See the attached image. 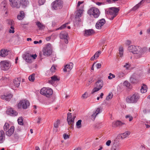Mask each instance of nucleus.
<instances>
[{"instance_id": "f257e3e1", "label": "nucleus", "mask_w": 150, "mask_h": 150, "mask_svg": "<svg viewBox=\"0 0 150 150\" xmlns=\"http://www.w3.org/2000/svg\"><path fill=\"white\" fill-rule=\"evenodd\" d=\"M119 11V8L116 7H111L105 10V13L111 16L110 20H112L118 14Z\"/></svg>"}, {"instance_id": "052dcab7", "label": "nucleus", "mask_w": 150, "mask_h": 150, "mask_svg": "<svg viewBox=\"0 0 150 150\" xmlns=\"http://www.w3.org/2000/svg\"><path fill=\"white\" fill-rule=\"evenodd\" d=\"M123 84L125 86H126L127 87H128L129 85V83L127 81H125L123 83Z\"/></svg>"}, {"instance_id": "0eeeda50", "label": "nucleus", "mask_w": 150, "mask_h": 150, "mask_svg": "<svg viewBox=\"0 0 150 150\" xmlns=\"http://www.w3.org/2000/svg\"><path fill=\"white\" fill-rule=\"evenodd\" d=\"M63 2L61 0H57L52 2V7L55 10L61 9L63 7Z\"/></svg>"}, {"instance_id": "49530a36", "label": "nucleus", "mask_w": 150, "mask_h": 150, "mask_svg": "<svg viewBox=\"0 0 150 150\" xmlns=\"http://www.w3.org/2000/svg\"><path fill=\"white\" fill-rule=\"evenodd\" d=\"M101 52L100 51H98L95 53L94 55V57H95L96 59L98 57L99 55L101 54Z\"/></svg>"}, {"instance_id": "37998d69", "label": "nucleus", "mask_w": 150, "mask_h": 150, "mask_svg": "<svg viewBox=\"0 0 150 150\" xmlns=\"http://www.w3.org/2000/svg\"><path fill=\"white\" fill-rule=\"evenodd\" d=\"M69 23H67L63 25H62L61 27L58 28L56 29V30H62L64 28H65L66 27L67 25Z\"/></svg>"}, {"instance_id": "7c9ffc66", "label": "nucleus", "mask_w": 150, "mask_h": 150, "mask_svg": "<svg viewBox=\"0 0 150 150\" xmlns=\"http://www.w3.org/2000/svg\"><path fill=\"white\" fill-rule=\"evenodd\" d=\"M7 5L6 2L5 1H4L2 2L1 4V8L4 11H5L6 9V6Z\"/></svg>"}, {"instance_id": "72a5a7b5", "label": "nucleus", "mask_w": 150, "mask_h": 150, "mask_svg": "<svg viewBox=\"0 0 150 150\" xmlns=\"http://www.w3.org/2000/svg\"><path fill=\"white\" fill-rule=\"evenodd\" d=\"M147 91V88L146 85L144 84H143L141 88V91L142 93H145Z\"/></svg>"}, {"instance_id": "a211bd4d", "label": "nucleus", "mask_w": 150, "mask_h": 150, "mask_svg": "<svg viewBox=\"0 0 150 150\" xmlns=\"http://www.w3.org/2000/svg\"><path fill=\"white\" fill-rule=\"evenodd\" d=\"M23 58L25 61L28 63L31 62V54L29 53L23 55Z\"/></svg>"}, {"instance_id": "de8ad7c7", "label": "nucleus", "mask_w": 150, "mask_h": 150, "mask_svg": "<svg viewBox=\"0 0 150 150\" xmlns=\"http://www.w3.org/2000/svg\"><path fill=\"white\" fill-rule=\"evenodd\" d=\"M67 121L68 122V124L69 125H72L74 122V120H73V119L72 118L71 119H67Z\"/></svg>"}, {"instance_id": "473e14b6", "label": "nucleus", "mask_w": 150, "mask_h": 150, "mask_svg": "<svg viewBox=\"0 0 150 150\" xmlns=\"http://www.w3.org/2000/svg\"><path fill=\"white\" fill-rule=\"evenodd\" d=\"M36 25H37L39 30H42L45 27V25L39 21L37 22L36 23Z\"/></svg>"}, {"instance_id": "a19ab883", "label": "nucleus", "mask_w": 150, "mask_h": 150, "mask_svg": "<svg viewBox=\"0 0 150 150\" xmlns=\"http://www.w3.org/2000/svg\"><path fill=\"white\" fill-rule=\"evenodd\" d=\"M140 52H141V53H142V54L148 50L147 48L146 47H144L143 48H141L140 47Z\"/></svg>"}, {"instance_id": "a878e982", "label": "nucleus", "mask_w": 150, "mask_h": 150, "mask_svg": "<svg viewBox=\"0 0 150 150\" xmlns=\"http://www.w3.org/2000/svg\"><path fill=\"white\" fill-rule=\"evenodd\" d=\"M25 16V14L23 11H20L18 15L17 18L19 20H21L24 18Z\"/></svg>"}, {"instance_id": "9b49d317", "label": "nucleus", "mask_w": 150, "mask_h": 150, "mask_svg": "<svg viewBox=\"0 0 150 150\" xmlns=\"http://www.w3.org/2000/svg\"><path fill=\"white\" fill-rule=\"evenodd\" d=\"M140 76L136 74H134L130 78V81L132 83H136L139 81Z\"/></svg>"}, {"instance_id": "ea45409f", "label": "nucleus", "mask_w": 150, "mask_h": 150, "mask_svg": "<svg viewBox=\"0 0 150 150\" xmlns=\"http://www.w3.org/2000/svg\"><path fill=\"white\" fill-rule=\"evenodd\" d=\"M35 74H33L30 75L28 77V79L30 81L33 82L35 80Z\"/></svg>"}, {"instance_id": "bf43d9fd", "label": "nucleus", "mask_w": 150, "mask_h": 150, "mask_svg": "<svg viewBox=\"0 0 150 150\" xmlns=\"http://www.w3.org/2000/svg\"><path fill=\"white\" fill-rule=\"evenodd\" d=\"M55 69L56 68L54 66H52L50 69V70L51 72H53L55 71Z\"/></svg>"}, {"instance_id": "2f4dec72", "label": "nucleus", "mask_w": 150, "mask_h": 150, "mask_svg": "<svg viewBox=\"0 0 150 150\" xmlns=\"http://www.w3.org/2000/svg\"><path fill=\"white\" fill-rule=\"evenodd\" d=\"M21 3L23 7H25L29 4V2L28 0H21Z\"/></svg>"}, {"instance_id": "e2e57ef3", "label": "nucleus", "mask_w": 150, "mask_h": 150, "mask_svg": "<svg viewBox=\"0 0 150 150\" xmlns=\"http://www.w3.org/2000/svg\"><path fill=\"white\" fill-rule=\"evenodd\" d=\"M111 143V141L110 140H108L106 142V144L107 146H110Z\"/></svg>"}, {"instance_id": "603ef678", "label": "nucleus", "mask_w": 150, "mask_h": 150, "mask_svg": "<svg viewBox=\"0 0 150 150\" xmlns=\"http://www.w3.org/2000/svg\"><path fill=\"white\" fill-rule=\"evenodd\" d=\"M113 96V95L112 93H109L108 96L107 97L106 99L107 100H109L112 98Z\"/></svg>"}, {"instance_id": "aec40b11", "label": "nucleus", "mask_w": 150, "mask_h": 150, "mask_svg": "<svg viewBox=\"0 0 150 150\" xmlns=\"http://www.w3.org/2000/svg\"><path fill=\"white\" fill-rule=\"evenodd\" d=\"M59 79L58 78L57 76H54L51 77V79L49 80V83L53 85L54 84V83L59 81Z\"/></svg>"}, {"instance_id": "9d476101", "label": "nucleus", "mask_w": 150, "mask_h": 150, "mask_svg": "<svg viewBox=\"0 0 150 150\" xmlns=\"http://www.w3.org/2000/svg\"><path fill=\"white\" fill-rule=\"evenodd\" d=\"M10 4L13 8H18L20 6V4L18 0H9Z\"/></svg>"}, {"instance_id": "c85d7f7f", "label": "nucleus", "mask_w": 150, "mask_h": 150, "mask_svg": "<svg viewBox=\"0 0 150 150\" xmlns=\"http://www.w3.org/2000/svg\"><path fill=\"white\" fill-rule=\"evenodd\" d=\"M21 82L20 79L18 78L15 79L13 81V86L15 87H18Z\"/></svg>"}, {"instance_id": "6e6d98bb", "label": "nucleus", "mask_w": 150, "mask_h": 150, "mask_svg": "<svg viewBox=\"0 0 150 150\" xmlns=\"http://www.w3.org/2000/svg\"><path fill=\"white\" fill-rule=\"evenodd\" d=\"M77 19V21H78V22L76 21H75L74 22V25H78L79 24V23L81 22V19L79 18H78L77 19Z\"/></svg>"}, {"instance_id": "5fc2aeb1", "label": "nucleus", "mask_w": 150, "mask_h": 150, "mask_svg": "<svg viewBox=\"0 0 150 150\" xmlns=\"http://www.w3.org/2000/svg\"><path fill=\"white\" fill-rule=\"evenodd\" d=\"M102 111V108H98L96 109V110L95 111V112L97 114H98L99 113L101 112Z\"/></svg>"}, {"instance_id": "ddd939ff", "label": "nucleus", "mask_w": 150, "mask_h": 150, "mask_svg": "<svg viewBox=\"0 0 150 150\" xmlns=\"http://www.w3.org/2000/svg\"><path fill=\"white\" fill-rule=\"evenodd\" d=\"M105 23V21L104 19H102L99 20L96 25V27L97 29H100Z\"/></svg>"}, {"instance_id": "3c124183", "label": "nucleus", "mask_w": 150, "mask_h": 150, "mask_svg": "<svg viewBox=\"0 0 150 150\" xmlns=\"http://www.w3.org/2000/svg\"><path fill=\"white\" fill-rule=\"evenodd\" d=\"M109 75V76L108 77V78L109 79H111L112 78H114L115 77V75L111 73H110Z\"/></svg>"}, {"instance_id": "b1692460", "label": "nucleus", "mask_w": 150, "mask_h": 150, "mask_svg": "<svg viewBox=\"0 0 150 150\" xmlns=\"http://www.w3.org/2000/svg\"><path fill=\"white\" fill-rule=\"evenodd\" d=\"M8 54V51L7 50L2 49L0 51V56L3 57L7 56Z\"/></svg>"}, {"instance_id": "7ed1b4c3", "label": "nucleus", "mask_w": 150, "mask_h": 150, "mask_svg": "<svg viewBox=\"0 0 150 150\" xmlns=\"http://www.w3.org/2000/svg\"><path fill=\"white\" fill-rule=\"evenodd\" d=\"M103 82L102 80H98L94 86V88L91 92V94H93L96 92L100 90L103 87Z\"/></svg>"}, {"instance_id": "69168bd1", "label": "nucleus", "mask_w": 150, "mask_h": 150, "mask_svg": "<svg viewBox=\"0 0 150 150\" xmlns=\"http://www.w3.org/2000/svg\"><path fill=\"white\" fill-rule=\"evenodd\" d=\"M96 66L97 69H99L101 67V64L100 63H98L96 64Z\"/></svg>"}, {"instance_id": "423d86ee", "label": "nucleus", "mask_w": 150, "mask_h": 150, "mask_svg": "<svg viewBox=\"0 0 150 150\" xmlns=\"http://www.w3.org/2000/svg\"><path fill=\"white\" fill-rule=\"evenodd\" d=\"M139 98V96L137 93H134L131 96L126 98V101L128 103H136Z\"/></svg>"}, {"instance_id": "338daca9", "label": "nucleus", "mask_w": 150, "mask_h": 150, "mask_svg": "<svg viewBox=\"0 0 150 150\" xmlns=\"http://www.w3.org/2000/svg\"><path fill=\"white\" fill-rule=\"evenodd\" d=\"M124 67H126V69H128L129 68V66L128 63H126V64L124 65Z\"/></svg>"}, {"instance_id": "8fccbe9b", "label": "nucleus", "mask_w": 150, "mask_h": 150, "mask_svg": "<svg viewBox=\"0 0 150 150\" xmlns=\"http://www.w3.org/2000/svg\"><path fill=\"white\" fill-rule=\"evenodd\" d=\"M18 123L19 124L22 125L23 124V120L22 117L19 118L18 120Z\"/></svg>"}, {"instance_id": "393cba45", "label": "nucleus", "mask_w": 150, "mask_h": 150, "mask_svg": "<svg viewBox=\"0 0 150 150\" xmlns=\"http://www.w3.org/2000/svg\"><path fill=\"white\" fill-rule=\"evenodd\" d=\"M137 48V47H136L134 45H131L128 47V50L129 52L134 53L136 52V50H137L136 49Z\"/></svg>"}, {"instance_id": "5701e85b", "label": "nucleus", "mask_w": 150, "mask_h": 150, "mask_svg": "<svg viewBox=\"0 0 150 150\" xmlns=\"http://www.w3.org/2000/svg\"><path fill=\"white\" fill-rule=\"evenodd\" d=\"M7 113L10 115L13 116H16L18 115L17 112L11 108L8 110Z\"/></svg>"}, {"instance_id": "cd10ccee", "label": "nucleus", "mask_w": 150, "mask_h": 150, "mask_svg": "<svg viewBox=\"0 0 150 150\" xmlns=\"http://www.w3.org/2000/svg\"><path fill=\"white\" fill-rule=\"evenodd\" d=\"M83 8V6L81 5V9L79 10H77L78 11V12L76 13V16L75 17V18L76 19H77L78 18H79L81 17V15L82 13Z\"/></svg>"}, {"instance_id": "864d4df0", "label": "nucleus", "mask_w": 150, "mask_h": 150, "mask_svg": "<svg viewBox=\"0 0 150 150\" xmlns=\"http://www.w3.org/2000/svg\"><path fill=\"white\" fill-rule=\"evenodd\" d=\"M125 118L126 119H129V121L132 120L133 119L132 117L130 115H127L125 116Z\"/></svg>"}, {"instance_id": "c9c22d12", "label": "nucleus", "mask_w": 150, "mask_h": 150, "mask_svg": "<svg viewBox=\"0 0 150 150\" xmlns=\"http://www.w3.org/2000/svg\"><path fill=\"white\" fill-rule=\"evenodd\" d=\"M81 120H79L76 123V127L78 129H80L81 127Z\"/></svg>"}, {"instance_id": "2eb2a0df", "label": "nucleus", "mask_w": 150, "mask_h": 150, "mask_svg": "<svg viewBox=\"0 0 150 150\" xmlns=\"http://www.w3.org/2000/svg\"><path fill=\"white\" fill-rule=\"evenodd\" d=\"M15 129L14 127L12 126L6 132V134L7 136L11 137L14 133Z\"/></svg>"}, {"instance_id": "13d9d810", "label": "nucleus", "mask_w": 150, "mask_h": 150, "mask_svg": "<svg viewBox=\"0 0 150 150\" xmlns=\"http://www.w3.org/2000/svg\"><path fill=\"white\" fill-rule=\"evenodd\" d=\"M63 136L64 139H67L69 138V136L66 134H64Z\"/></svg>"}, {"instance_id": "09e8293b", "label": "nucleus", "mask_w": 150, "mask_h": 150, "mask_svg": "<svg viewBox=\"0 0 150 150\" xmlns=\"http://www.w3.org/2000/svg\"><path fill=\"white\" fill-rule=\"evenodd\" d=\"M88 94L87 92H86L84 94H83L81 96L83 99H86L88 97Z\"/></svg>"}, {"instance_id": "f704fd0d", "label": "nucleus", "mask_w": 150, "mask_h": 150, "mask_svg": "<svg viewBox=\"0 0 150 150\" xmlns=\"http://www.w3.org/2000/svg\"><path fill=\"white\" fill-rule=\"evenodd\" d=\"M144 1V0H142V1H141L139 3L137 4L135 6H134V7L133 8V10L135 11L137 9L141 6L142 4L143 3Z\"/></svg>"}, {"instance_id": "c756f323", "label": "nucleus", "mask_w": 150, "mask_h": 150, "mask_svg": "<svg viewBox=\"0 0 150 150\" xmlns=\"http://www.w3.org/2000/svg\"><path fill=\"white\" fill-rule=\"evenodd\" d=\"M120 146L118 143H114L113 144L111 150H120Z\"/></svg>"}, {"instance_id": "f8f14e48", "label": "nucleus", "mask_w": 150, "mask_h": 150, "mask_svg": "<svg viewBox=\"0 0 150 150\" xmlns=\"http://www.w3.org/2000/svg\"><path fill=\"white\" fill-rule=\"evenodd\" d=\"M59 37L61 39L64 40L66 44L68 43V34L66 31H62L60 34Z\"/></svg>"}, {"instance_id": "20e7f679", "label": "nucleus", "mask_w": 150, "mask_h": 150, "mask_svg": "<svg viewBox=\"0 0 150 150\" xmlns=\"http://www.w3.org/2000/svg\"><path fill=\"white\" fill-rule=\"evenodd\" d=\"M88 13L90 16L93 15L94 18H97L99 16L100 13L98 9L93 7L88 10Z\"/></svg>"}, {"instance_id": "680f3d73", "label": "nucleus", "mask_w": 150, "mask_h": 150, "mask_svg": "<svg viewBox=\"0 0 150 150\" xmlns=\"http://www.w3.org/2000/svg\"><path fill=\"white\" fill-rule=\"evenodd\" d=\"M71 113L68 112L67 113V119H71Z\"/></svg>"}, {"instance_id": "0e129e2a", "label": "nucleus", "mask_w": 150, "mask_h": 150, "mask_svg": "<svg viewBox=\"0 0 150 150\" xmlns=\"http://www.w3.org/2000/svg\"><path fill=\"white\" fill-rule=\"evenodd\" d=\"M97 115V114L96 113V112H93V115L91 116V117L93 118L94 119H95L96 116Z\"/></svg>"}, {"instance_id": "a18cd8bd", "label": "nucleus", "mask_w": 150, "mask_h": 150, "mask_svg": "<svg viewBox=\"0 0 150 150\" xmlns=\"http://www.w3.org/2000/svg\"><path fill=\"white\" fill-rule=\"evenodd\" d=\"M60 123V121L59 120H57L54 124V127L55 128H57L58 127V125Z\"/></svg>"}, {"instance_id": "774afa93", "label": "nucleus", "mask_w": 150, "mask_h": 150, "mask_svg": "<svg viewBox=\"0 0 150 150\" xmlns=\"http://www.w3.org/2000/svg\"><path fill=\"white\" fill-rule=\"evenodd\" d=\"M31 59H32V58H33L34 59H35L36 57H37V55H36V54H34V55H31Z\"/></svg>"}, {"instance_id": "58836bf2", "label": "nucleus", "mask_w": 150, "mask_h": 150, "mask_svg": "<svg viewBox=\"0 0 150 150\" xmlns=\"http://www.w3.org/2000/svg\"><path fill=\"white\" fill-rule=\"evenodd\" d=\"M7 23L9 25H14V21L11 19H8L6 21Z\"/></svg>"}, {"instance_id": "39448f33", "label": "nucleus", "mask_w": 150, "mask_h": 150, "mask_svg": "<svg viewBox=\"0 0 150 150\" xmlns=\"http://www.w3.org/2000/svg\"><path fill=\"white\" fill-rule=\"evenodd\" d=\"M11 65V62L8 61L4 60L0 62L1 69L4 71L8 70L10 67Z\"/></svg>"}, {"instance_id": "6ab92c4d", "label": "nucleus", "mask_w": 150, "mask_h": 150, "mask_svg": "<svg viewBox=\"0 0 150 150\" xmlns=\"http://www.w3.org/2000/svg\"><path fill=\"white\" fill-rule=\"evenodd\" d=\"M12 97V95L10 93L6 94L1 96V98L6 101H9Z\"/></svg>"}, {"instance_id": "f03ea898", "label": "nucleus", "mask_w": 150, "mask_h": 150, "mask_svg": "<svg viewBox=\"0 0 150 150\" xmlns=\"http://www.w3.org/2000/svg\"><path fill=\"white\" fill-rule=\"evenodd\" d=\"M40 93L48 98L52 95L53 91L51 88L44 87L41 89Z\"/></svg>"}, {"instance_id": "4be33fe9", "label": "nucleus", "mask_w": 150, "mask_h": 150, "mask_svg": "<svg viewBox=\"0 0 150 150\" xmlns=\"http://www.w3.org/2000/svg\"><path fill=\"white\" fill-rule=\"evenodd\" d=\"M130 131H127L123 133L119 134L118 137H120L121 139H122L128 137L130 134Z\"/></svg>"}, {"instance_id": "bb28decb", "label": "nucleus", "mask_w": 150, "mask_h": 150, "mask_svg": "<svg viewBox=\"0 0 150 150\" xmlns=\"http://www.w3.org/2000/svg\"><path fill=\"white\" fill-rule=\"evenodd\" d=\"M85 36H90L92 35L94 33V30L92 29L85 30Z\"/></svg>"}, {"instance_id": "c03bdc74", "label": "nucleus", "mask_w": 150, "mask_h": 150, "mask_svg": "<svg viewBox=\"0 0 150 150\" xmlns=\"http://www.w3.org/2000/svg\"><path fill=\"white\" fill-rule=\"evenodd\" d=\"M83 3V1H79L78 3H77V10H79L81 8V6L82 5H82H81V7H80V5H81Z\"/></svg>"}, {"instance_id": "79ce46f5", "label": "nucleus", "mask_w": 150, "mask_h": 150, "mask_svg": "<svg viewBox=\"0 0 150 150\" xmlns=\"http://www.w3.org/2000/svg\"><path fill=\"white\" fill-rule=\"evenodd\" d=\"M119 54L120 57H122L123 54V49L122 47H120L119 48Z\"/></svg>"}, {"instance_id": "4468645a", "label": "nucleus", "mask_w": 150, "mask_h": 150, "mask_svg": "<svg viewBox=\"0 0 150 150\" xmlns=\"http://www.w3.org/2000/svg\"><path fill=\"white\" fill-rule=\"evenodd\" d=\"M125 125V123L122 122L119 120L114 121L112 123V126L113 127H116Z\"/></svg>"}, {"instance_id": "4d7b16f0", "label": "nucleus", "mask_w": 150, "mask_h": 150, "mask_svg": "<svg viewBox=\"0 0 150 150\" xmlns=\"http://www.w3.org/2000/svg\"><path fill=\"white\" fill-rule=\"evenodd\" d=\"M45 2V0H39L38 3L40 5H43Z\"/></svg>"}, {"instance_id": "e433bc0d", "label": "nucleus", "mask_w": 150, "mask_h": 150, "mask_svg": "<svg viewBox=\"0 0 150 150\" xmlns=\"http://www.w3.org/2000/svg\"><path fill=\"white\" fill-rule=\"evenodd\" d=\"M125 75V74L123 72H120L117 73L116 77L118 79L123 77Z\"/></svg>"}, {"instance_id": "dca6fc26", "label": "nucleus", "mask_w": 150, "mask_h": 150, "mask_svg": "<svg viewBox=\"0 0 150 150\" xmlns=\"http://www.w3.org/2000/svg\"><path fill=\"white\" fill-rule=\"evenodd\" d=\"M73 64L72 63H69V64L66 65L63 69L64 72H69L72 68Z\"/></svg>"}, {"instance_id": "1a4fd4ad", "label": "nucleus", "mask_w": 150, "mask_h": 150, "mask_svg": "<svg viewBox=\"0 0 150 150\" xmlns=\"http://www.w3.org/2000/svg\"><path fill=\"white\" fill-rule=\"evenodd\" d=\"M50 44H47L45 48L43 49V54L44 56H49L52 53V50Z\"/></svg>"}, {"instance_id": "412c9836", "label": "nucleus", "mask_w": 150, "mask_h": 150, "mask_svg": "<svg viewBox=\"0 0 150 150\" xmlns=\"http://www.w3.org/2000/svg\"><path fill=\"white\" fill-rule=\"evenodd\" d=\"M5 139V133L3 130L0 131V144L4 142Z\"/></svg>"}, {"instance_id": "4c0bfd02", "label": "nucleus", "mask_w": 150, "mask_h": 150, "mask_svg": "<svg viewBox=\"0 0 150 150\" xmlns=\"http://www.w3.org/2000/svg\"><path fill=\"white\" fill-rule=\"evenodd\" d=\"M10 125L8 123H5L4 127V130L5 131H6L10 128Z\"/></svg>"}, {"instance_id": "f3484780", "label": "nucleus", "mask_w": 150, "mask_h": 150, "mask_svg": "<svg viewBox=\"0 0 150 150\" xmlns=\"http://www.w3.org/2000/svg\"><path fill=\"white\" fill-rule=\"evenodd\" d=\"M136 49H137V50H136V52L133 54H134V57L136 59H137L140 58L142 56V54L141 52H140V47H137V48Z\"/></svg>"}, {"instance_id": "6e6552de", "label": "nucleus", "mask_w": 150, "mask_h": 150, "mask_svg": "<svg viewBox=\"0 0 150 150\" xmlns=\"http://www.w3.org/2000/svg\"><path fill=\"white\" fill-rule=\"evenodd\" d=\"M30 105L29 102L25 100H23L21 101L18 105L19 108H22L23 109H26Z\"/></svg>"}]
</instances>
